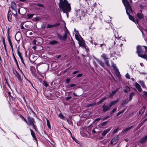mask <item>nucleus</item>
<instances>
[{
	"instance_id": "32",
	"label": "nucleus",
	"mask_w": 147,
	"mask_h": 147,
	"mask_svg": "<svg viewBox=\"0 0 147 147\" xmlns=\"http://www.w3.org/2000/svg\"><path fill=\"white\" fill-rule=\"evenodd\" d=\"M129 90V87L127 86L125 87L124 91L125 92L127 93Z\"/></svg>"
},
{
	"instance_id": "2",
	"label": "nucleus",
	"mask_w": 147,
	"mask_h": 147,
	"mask_svg": "<svg viewBox=\"0 0 147 147\" xmlns=\"http://www.w3.org/2000/svg\"><path fill=\"white\" fill-rule=\"evenodd\" d=\"M123 2L125 7L126 12L129 11V12H133V11L131 6L128 1L127 0H124Z\"/></svg>"
},
{
	"instance_id": "22",
	"label": "nucleus",
	"mask_w": 147,
	"mask_h": 147,
	"mask_svg": "<svg viewBox=\"0 0 147 147\" xmlns=\"http://www.w3.org/2000/svg\"><path fill=\"white\" fill-rule=\"evenodd\" d=\"M115 71L116 76L118 78H120L121 77V75L120 74V72H119L118 69H117Z\"/></svg>"
},
{
	"instance_id": "55",
	"label": "nucleus",
	"mask_w": 147,
	"mask_h": 147,
	"mask_svg": "<svg viewBox=\"0 0 147 147\" xmlns=\"http://www.w3.org/2000/svg\"><path fill=\"white\" fill-rule=\"evenodd\" d=\"M82 74H78L77 76H76V77H77V78H79V77H82Z\"/></svg>"
},
{
	"instance_id": "47",
	"label": "nucleus",
	"mask_w": 147,
	"mask_h": 147,
	"mask_svg": "<svg viewBox=\"0 0 147 147\" xmlns=\"http://www.w3.org/2000/svg\"><path fill=\"white\" fill-rule=\"evenodd\" d=\"M60 25V23H56L55 24L53 25V27H56Z\"/></svg>"
},
{
	"instance_id": "50",
	"label": "nucleus",
	"mask_w": 147,
	"mask_h": 147,
	"mask_svg": "<svg viewBox=\"0 0 147 147\" xmlns=\"http://www.w3.org/2000/svg\"><path fill=\"white\" fill-rule=\"evenodd\" d=\"M110 117V116H105L103 118H102V120H105L107 119V118H109Z\"/></svg>"
},
{
	"instance_id": "46",
	"label": "nucleus",
	"mask_w": 147,
	"mask_h": 147,
	"mask_svg": "<svg viewBox=\"0 0 147 147\" xmlns=\"http://www.w3.org/2000/svg\"><path fill=\"white\" fill-rule=\"evenodd\" d=\"M53 27V25H51L48 24L47 25V28H51Z\"/></svg>"
},
{
	"instance_id": "61",
	"label": "nucleus",
	"mask_w": 147,
	"mask_h": 147,
	"mask_svg": "<svg viewBox=\"0 0 147 147\" xmlns=\"http://www.w3.org/2000/svg\"><path fill=\"white\" fill-rule=\"evenodd\" d=\"M101 119V118H98L95 119L94 120V121H98Z\"/></svg>"
},
{
	"instance_id": "23",
	"label": "nucleus",
	"mask_w": 147,
	"mask_h": 147,
	"mask_svg": "<svg viewBox=\"0 0 147 147\" xmlns=\"http://www.w3.org/2000/svg\"><path fill=\"white\" fill-rule=\"evenodd\" d=\"M13 57L14 61H15V62L16 63V65L17 66V67L19 69H20V67H19L18 63V61H17V60L16 59V58L15 57V55H14V53L13 54Z\"/></svg>"
},
{
	"instance_id": "41",
	"label": "nucleus",
	"mask_w": 147,
	"mask_h": 147,
	"mask_svg": "<svg viewBox=\"0 0 147 147\" xmlns=\"http://www.w3.org/2000/svg\"><path fill=\"white\" fill-rule=\"evenodd\" d=\"M117 110V108H114L112 110V111L110 112V114H112L113 113H115Z\"/></svg>"
},
{
	"instance_id": "49",
	"label": "nucleus",
	"mask_w": 147,
	"mask_h": 147,
	"mask_svg": "<svg viewBox=\"0 0 147 147\" xmlns=\"http://www.w3.org/2000/svg\"><path fill=\"white\" fill-rule=\"evenodd\" d=\"M46 24H43L41 25V28L42 29H45L46 27Z\"/></svg>"
},
{
	"instance_id": "54",
	"label": "nucleus",
	"mask_w": 147,
	"mask_h": 147,
	"mask_svg": "<svg viewBox=\"0 0 147 147\" xmlns=\"http://www.w3.org/2000/svg\"><path fill=\"white\" fill-rule=\"evenodd\" d=\"M16 74H14L17 77H18V76L20 75V74L16 71Z\"/></svg>"
},
{
	"instance_id": "10",
	"label": "nucleus",
	"mask_w": 147,
	"mask_h": 147,
	"mask_svg": "<svg viewBox=\"0 0 147 147\" xmlns=\"http://www.w3.org/2000/svg\"><path fill=\"white\" fill-rule=\"evenodd\" d=\"M147 140V135L141 139L139 142L141 144L145 143Z\"/></svg>"
},
{
	"instance_id": "9",
	"label": "nucleus",
	"mask_w": 147,
	"mask_h": 147,
	"mask_svg": "<svg viewBox=\"0 0 147 147\" xmlns=\"http://www.w3.org/2000/svg\"><path fill=\"white\" fill-rule=\"evenodd\" d=\"M119 89V88H117L115 90L112 91L109 95V98H111L112 97L113 95L116 93V92Z\"/></svg>"
},
{
	"instance_id": "8",
	"label": "nucleus",
	"mask_w": 147,
	"mask_h": 147,
	"mask_svg": "<svg viewBox=\"0 0 147 147\" xmlns=\"http://www.w3.org/2000/svg\"><path fill=\"white\" fill-rule=\"evenodd\" d=\"M16 3L13 1H12L11 3V7L12 9L16 11Z\"/></svg>"
},
{
	"instance_id": "19",
	"label": "nucleus",
	"mask_w": 147,
	"mask_h": 147,
	"mask_svg": "<svg viewBox=\"0 0 147 147\" xmlns=\"http://www.w3.org/2000/svg\"><path fill=\"white\" fill-rule=\"evenodd\" d=\"M101 57L104 59V61L109 59L107 55L105 53L102 54L101 55Z\"/></svg>"
},
{
	"instance_id": "14",
	"label": "nucleus",
	"mask_w": 147,
	"mask_h": 147,
	"mask_svg": "<svg viewBox=\"0 0 147 147\" xmlns=\"http://www.w3.org/2000/svg\"><path fill=\"white\" fill-rule=\"evenodd\" d=\"M102 107L103 109V111L104 112H106L109 109L108 107V106L106 105L105 104L104 105L102 106Z\"/></svg>"
},
{
	"instance_id": "16",
	"label": "nucleus",
	"mask_w": 147,
	"mask_h": 147,
	"mask_svg": "<svg viewBox=\"0 0 147 147\" xmlns=\"http://www.w3.org/2000/svg\"><path fill=\"white\" fill-rule=\"evenodd\" d=\"M58 43V41L55 40H52L49 42V44L51 45H57Z\"/></svg>"
},
{
	"instance_id": "29",
	"label": "nucleus",
	"mask_w": 147,
	"mask_h": 147,
	"mask_svg": "<svg viewBox=\"0 0 147 147\" xmlns=\"http://www.w3.org/2000/svg\"><path fill=\"white\" fill-rule=\"evenodd\" d=\"M112 66L113 67V69L115 71L117 69H118L115 64L113 62H112Z\"/></svg>"
},
{
	"instance_id": "31",
	"label": "nucleus",
	"mask_w": 147,
	"mask_h": 147,
	"mask_svg": "<svg viewBox=\"0 0 147 147\" xmlns=\"http://www.w3.org/2000/svg\"><path fill=\"white\" fill-rule=\"evenodd\" d=\"M119 101V100L118 99L115 101H112L111 102V105H113L117 103Z\"/></svg>"
},
{
	"instance_id": "52",
	"label": "nucleus",
	"mask_w": 147,
	"mask_h": 147,
	"mask_svg": "<svg viewBox=\"0 0 147 147\" xmlns=\"http://www.w3.org/2000/svg\"><path fill=\"white\" fill-rule=\"evenodd\" d=\"M2 40H3V42L4 46L6 45L5 42V38L3 37L2 38Z\"/></svg>"
},
{
	"instance_id": "34",
	"label": "nucleus",
	"mask_w": 147,
	"mask_h": 147,
	"mask_svg": "<svg viewBox=\"0 0 147 147\" xmlns=\"http://www.w3.org/2000/svg\"><path fill=\"white\" fill-rule=\"evenodd\" d=\"M18 80L19 82L20 83L22 82V80L21 78V76H19L18 77H17Z\"/></svg>"
},
{
	"instance_id": "12",
	"label": "nucleus",
	"mask_w": 147,
	"mask_h": 147,
	"mask_svg": "<svg viewBox=\"0 0 147 147\" xmlns=\"http://www.w3.org/2000/svg\"><path fill=\"white\" fill-rule=\"evenodd\" d=\"M118 139V137H115L112 138L110 143L115 144L116 143Z\"/></svg>"
},
{
	"instance_id": "51",
	"label": "nucleus",
	"mask_w": 147,
	"mask_h": 147,
	"mask_svg": "<svg viewBox=\"0 0 147 147\" xmlns=\"http://www.w3.org/2000/svg\"><path fill=\"white\" fill-rule=\"evenodd\" d=\"M17 53H18V55L19 57L22 56L21 53H20V52L19 51L18 49V50H17Z\"/></svg>"
},
{
	"instance_id": "33",
	"label": "nucleus",
	"mask_w": 147,
	"mask_h": 147,
	"mask_svg": "<svg viewBox=\"0 0 147 147\" xmlns=\"http://www.w3.org/2000/svg\"><path fill=\"white\" fill-rule=\"evenodd\" d=\"M59 117L62 119H64L65 117L61 113H60L59 115Z\"/></svg>"
},
{
	"instance_id": "43",
	"label": "nucleus",
	"mask_w": 147,
	"mask_h": 147,
	"mask_svg": "<svg viewBox=\"0 0 147 147\" xmlns=\"http://www.w3.org/2000/svg\"><path fill=\"white\" fill-rule=\"evenodd\" d=\"M30 131H31V134L32 136H34V135H35V133L33 131L32 129H30Z\"/></svg>"
},
{
	"instance_id": "17",
	"label": "nucleus",
	"mask_w": 147,
	"mask_h": 147,
	"mask_svg": "<svg viewBox=\"0 0 147 147\" xmlns=\"http://www.w3.org/2000/svg\"><path fill=\"white\" fill-rule=\"evenodd\" d=\"M96 61L103 68H104L105 66V64L103 62L97 59H96Z\"/></svg>"
},
{
	"instance_id": "42",
	"label": "nucleus",
	"mask_w": 147,
	"mask_h": 147,
	"mask_svg": "<svg viewBox=\"0 0 147 147\" xmlns=\"http://www.w3.org/2000/svg\"><path fill=\"white\" fill-rule=\"evenodd\" d=\"M33 14H29L27 15L28 18L29 19L32 18L33 17Z\"/></svg>"
},
{
	"instance_id": "35",
	"label": "nucleus",
	"mask_w": 147,
	"mask_h": 147,
	"mask_svg": "<svg viewBox=\"0 0 147 147\" xmlns=\"http://www.w3.org/2000/svg\"><path fill=\"white\" fill-rule=\"evenodd\" d=\"M19 116L21 119H24V120L26 123H27V121L24 118L23 116L21 114Z\"/></svg>"
},
{
	"instance_id": "64",
	"label": "nucleus",
	"mask_w": 147,
	"mask_h": 147,
	"mask_svg": "<svg viewBox=\"0 0 147 147\" xmlns=\"http://www.w3.org/2000/svg\"><path fill=\"white\" fill-rule=\"evenodd\" d=\"M79 72V71L78 70L76 71L73 72V74H74L77 73H78Z\"/></svg>"
},
{
	"instance_id": "6",
	"label": "nucleus",
	"mask_w": 147,
	"mask_h": 147,
	"mask_svg": "<svg viewBox=\"0 0 147 147\" xmlns=\"http://www.w3.org/2000/svg\"><path fill=\"white\" fill-rule=\"evenodd\" d=\"M27 120L28 123V124L30 125H32L34 124V118L29 116L27 117Z\"/></svg>"
},
{
	"instance_id": "40",
	"label": "nucleus",
	"mask_w": 147,
	"mask_h": 147,
	"mask_svg": "<svg viewBox=\"0 0 147 147\" xmlns=\"http://www.w3.org/2000/svg\"><path fill=\"white\" fill-rule=\"evenodd\" d=\"M125 110V109H124L122 111L118 112L117 114V116H118L120 114L123 113L124 112Z\"/></svg>"
},
{
	"instance_id": "45",
	"label": "nucleus",
	"mask_w": 147,
	"mask_h": 147,
	"mask_svg": "<svg viewBox=\"0 0 147 147\" xmlns=\"http://www.w3.org/2000/svg\"><path fill=\"white\" fill-rule=\"evenodd\" d=\"M147 120V118L145 119L141 123V126Z\"/></svg>"
},
{
	"instance_id": "20",
	"label": "nucleus",
	"mask_w": 147,
	"mask_h": 147,
	"mask_svg": "<svg viewBox=\"0 0 147 147\" xmlns=\"http://www.w3.org/2000/svg\"><path fill=\"white\" fill-rule=\"evenodd\" d=\"M135 94V93L134 92H131L130 93L128 101H130L131 100L133 96Z\"/></svg>"
},
{
	"instance_id": "59",
	"label": "nucleus",
	"mask_w": 147,
	"mask_h": 147,
	"mask_svg": "<svg viewBox=\"0 0 147 147\" xmlns=\"http://www.w3.org/2000/svg\"><path fill=\"white\" fill-rule=\"evenodd\" d=\"M67 129V131L70 134V135H71V137L73 138L72 136V134L71 132V131L69 129Z\"/></svg>"
},
{
	"instance_id": "3",
	"label": "nucleus",
	"mask_w": 147,
	"mask_h": 147,
	"mask_svg": "<svg viewBox=\"0 0 147 147\" xmlns=\"http://www.w3.org/2000/svg\"><path fill=\"white\" fill-rule=\"evenodd\" d=\"M63 36H62L59 34L57 33V36L59 39L61 40L66 41L67 38V34L66 33L63 34Z\"/></svg>"
},
{
	"instance_id": "4",
	"label": "nucleus",
	"mask_w": 147,
	"mask_h": 147,
	"mask_svg": "<svg viewBox=\"0 0 147 147\" xmlns=\"http://www.w3.org/2000/svg\"><path fill=\"white\" fill-rule=\"evenodd\" d=\"M78 43L80 47L84 48L86 51H87V50L88 49V48H87L86 47L85 41L83 39H81V40H80V41L78 42Z\"/></svg>"
},
{
	"instance_id": "62",
	"label": "nucleus",
	"mask_w": 147,
	"mask_h": 147,
	"mask_svg": "<svg viewBox=\"0 0 147 147\" xmlns=\"http://www.w3.org/2000/svg\"><path fill=\"white\" fill-rule=\"evenodd\" d=\"M94 105V103L90 104L88 105V107H91V106Z\"/></svg>"
},
{
	"instance_id": "26",
	"label": "nucleus",
	"mask_w": 147,
	"mask_h": 147,
	"mask_svg": "<svg viewBox=\"0 0 147 147\" xmlns=\"http://www.w3.org/2000/svg\"><path fill=\"white\" fill-rule=\"evenodd\" d=\"M133 127V126L132 125L130 127L127 128H125V129L123 130L122 131V132L123 133H125V132L129 131V130H130Z\"/></svg>"
},
{
	"instance_id": "25",
	"label": "nucleus",
	"mask_w": 147,
	"mask_h": 147,
	"mask_svg": "<svg viewBox=\"0 0 147 147\" xmlns=\"http://www.w3.org/2000/svg\"><path fill=\"white\" fill-rule=\"evenodd\" d=\"M138 82L143 87H146V86L143 81L140 80L138 81Z\"/></svg>"
},
{
	"instance_id": "13",
	"label": "nucleus",
	"mask_w": 147,
	"mask_h": 147,
	"mask_svg": "<svg viewBox=\"0 0 147 147\" xmlns=\"http://www.w3.org/2000/svg\"><path fill=\"white\" fill-rule=\"evenodd\" d=\"M136 16L140 19H142L144 18V15L142 13H137Z\"/></svg>"
},
{
	"instance_id": "27",
	"label": "nucleus",
	"mask_w": 147,
	"mask_h": 147,
	"mask_svg": "<svg viewBox=\"0 0 147 147\" xmlns=\"http://www.w3.org/2000/svg\"><path fill=\"white\" fill-rule=\"evenodd\" d=\"M107 98V97H105L103 98L102 99L100 100L99 101H98L97 103L98 104H99L103 102Z\"/></svg>"
},
{
	"instance_id": "44",
	"label": "nucleus",
	"mask_w": 147,
	"mask_h": 147,
	"mask_svg": "<svg viewBox=\"0 0 147 147\" xmlns=\"http://www.w3.org/2000/svg\"><path fill=\"white\" fill-rule=\"evenodd\" d=\"M119 128L118 127H117L116 129H115L113 132V134H115L116 133L117 131H118L119 130Z\"/></svg>"
},
{
	"instance_id": "1",
	"label": "nucleus",
	"mask_w": 147,
	"mask_h": 147,
	"mask_svg": "<svg viewBox=\"0 0 147 147\" xmlns=\"http://www.w3.org/2000/svg\"><path fill=\"white\" fill-rule=\"evenodd\" d=\"M59 7L63 13L71 11L70 5L67 0H59Z\"/></svg>"
},
{
	"instance_id": "24",
	"label": "nucleus",
	"mask_w": 147,
	"mask_h": 147,
	"mask_svg": "<svg viewBox=\"0 0 147 147\" xmlns=\"http://www.w3.org/2000/svg\"><path fill=\"white\" fill-rule=\"evenodd\" d=\"M138 56L139 57L146 59L147 61V55L146 54L141 55L138 54Z\"/></svg>"
},
{
	"instance_id": "36",
	"label": "nucleus",
	"mask_w": 147,
	"mask_h": 147,
	"mask_svg": "<svg viewBox=\"0 0 147 147\" xmlns=\"http://www.w3.org/2000/svg\"><path fill=\"white\" fill-rule=\"evenodd\" d=\"M47 123L48 127L51 129V125L50 124V122L47 119Z\"/></svg>"
},
{
	"instance_id": "7",
	"label": "nucleus",
	"mask_w": 147,
	"mask_h": 147,
	"mask_svg": "<svg viewBox=\"0 0 147 147\" xmlns=\"http://www.w3.org/2000/svg\"><path fill=\"white\" fill-rule=\"evenodd\" d=\"M12 12L11 11L10 9H9L7 13V18L9 22H11L12 21Z\"/></svg>"
},
{
	"instance_id": "39",
	"label": "nucleus",
	"mask_w": 147,
	"mask_h": 147,
	"mask_svg": "<svg viewBox=\"0 0 147 147\" xmlns=\"http://www.w3.org/2000/svg\"><path fill=\"white\" fill-rule=\"evenodd\" d=\"M108 122V121H105L101 123V125L102 126H104L106 125Z\"/></svg>"
},
{
	"instance_id": "58",
	"label": "nucleus",
	"mask_w": 147,
	"mask_h": 147,
	"mask_svg": "<svg viewBox=\"0 0 147 147\" xmlns=\"http://www.w3.org/2000/svg\"><path fill=\"white\" fill-rule=\"evenodd\" d=\"M66 82L67 83H68L70 81V80L69 78H67L66 79Z\"/></svg>"
},
{
	"instance_id": "48",
	"label": "nucleus",
	"mask_w": 147,
	"mask_h": 147,
	"mask_svg": "<svg viewBox=\"0 0 147 147\" xmlns=\"http://www.w3.org/2000/svg\"><path fill=\"white\" fill-rule=\"evenodd\" d=\"M125 77L127 78L128 79H129L130 78V76L128 73H127L125 75Z\"/></svg>"
},
{
	"instance_id": "15",
	"label": "nucleus",
	"mask_w": 147,
	"mask_h": 147,
	"mask_svg": "<svg viewBox=\"0 0 147 147\" xmlns=\"http://www.w3.org/2000/svg\"><path fill=\"white\" fill-rule=\"evenodd\" d=\"M126 13L127 15L129 16V19L132 21L133 22H135V20L134 19V17L129 14L128 11L126 12Z\"/></svg>"
},
{
	"instance_id": "60",
	"label": "nucleus",
	"mask_w": 147,
	"mask_h": 147,
	"mask_svg": "<svg viewBox=\"0 0 147 147\" xmlns=\"http://www.w3.org/2000/svg\"><path fill=\"white\" fill-rule=\"evenodd\" d=\"M80 11V9H78L76 11V16H78V12H79Z\"/></svg>"
},
{
	"instance_id": "37",
	"label": "nucleus",
	"mask_w": 147,
	"mask_h": 147,
	"mask_svg": "<svg viewBox=\"0 0 147 147\" xmlns=\"http://www.w3.org/2000/svg\"><path fill=\"white\" fill-rule=\"evenodd\" d=\"M105 63L107 65V66H110L109 61L108 59L105 60Z\"/></svg>"
},
{
	"instance_id": "63",
	"label": "nucleus",
	"mask_w": 147,
	"mask_h": 147,
	"mask_svg": "<svg viewBox=\"0 0 147 147\" xmlns=\"http://www.w3.org/2000/svg\"><path fill=\"white\" fill-rule=\"evenodd\" d=\"M15 11L16 13L13 14V15L14 16H15V17H16L17 16V10H16V11Z\"/></svg>"
},
{
	"instance_id": "57",
	"label": "nucleus",
	"mask_w": 147,
	"mask_h": 147,
	"mask_svg": "<svg viewBox=\"0 0 147 147\" xmlns=\"http://www.w3.org/2000/svg\"><path fill=\"white\" fill-rule=\"evenodd\" d=\"M143 93L145 96L147 97V92L144 91L143 92Z\"/></svg>"
},
{
	"instance_id": "38",
	"label": "nucleus",
	"mask_w": 147,
	"mask_h": 147,
	"mask_svg": "<svg viewBox=\"0 0 147 147\" xmlns=\"http://www.w3.org/2000/svg\"><path fill=\"white\" fill-rule=\"evenodd\" d=\"M42 84L43 85L46 87H47L48 86V84L45 81H43L42 82Z\"/></svg>"
},
{
	"instance_id": "28",
	"label": "nucleus",
	"mask_w": 147,
	"mask_h": 147,
	"mask_svg": "<svg viewBox=\"0 0 147 147\" xmlns=\"http://www.w3.org/2000/svg\"><path fill=\"white\" fill-rule=\"evenodd\" d=\"M75 36L76 40L78 41V42L80 41V40H81V39H83L80 36H79L76 34L75 35Z\"/></svg>"
},
{
	"instance_id": "53",
	"label": "nucleus",
	"mask_w": 147,
	"mask_h": 147,
	"mask_svg": "<svg viewBox=\"0 0 147 147\" xmlns=\"http://www.w3.org/2000/svg\"><path fill=\"white\" fill-rule=\"evenodd\" d=\"M36 5L38 7H44L43 5L42 4L38 3L36 4Z\"/></svg>"
},
{
	"instance_id": "30",
	"label": "nucleus",
	"mask_w": 147,
	"mask_h": 147,
	"mask_svg": "<svg viewBox=\"0 0 147 147\" xmlns=\"http://www.w3.org/2000/svg\"><path fill=\"white\" fill-rule=\"evenodd\" d=\"M128 101L127 100V99L124 100V101H123L122 103L121 104V106H124V105H126L127 104V103H128Z\"/></svg>"
},
{
	"instance_id": "18",
	"label": "nucleus",
	"mask_w": 147,
	"mask_h": 147,
	"mask_svg": "<svg viewBox=\"0 0 147 147\" xmlns=\"http://www.w3.org/2000/svg\"><path fill=\"white\" fill-rule=\"evenodd\" d=\"M110 129H107L104 130L101 133V135L103 136H105L110 130Z\"/></svg>"
},
{
	"instance_id": "5",
	"label": "nucleus",
	"mask_w": 147,
	"mask_h": 147,
	"mask_svg": "<svg viewBox=\"0 0 147 147\" xmlns=\"http://www.w3.org/2000/svg\"><path fill=\"white\" fill-rule=\"evenodd\" d=\"M144 49L142 48V47L140 45L138 46L137 48V53L138 55L139 54H140V53H144Z\"/></svg>"
},
{
	"instance_id": "11",
	"label": "nucleus",
	"mask_w": 147,
	"mask_h": 147,
	"mask_svg": "<svg viewBox=\"0 0 147 147\" xmlns=\"http://www.w3.org/2000/svg\"><path fill=\"white\" fill-rule=\"evenodd\" d=\"M135 86L139 92H141L142 91V89L141 86L139 84L136 82L135 83Z\"/></svg>"
},
{
	"instance_id": "56",
	"label": "nucleus",
	"mask_w": 147,
	"mask_h": 147,
	"mask_svg": "<svg viewBox=\"0 0 147 147\" xmlns=\"http://www.w3.org/2000/svg\"><path fill=\"white\" fill-rule=\"evenodd\" d=\"M74 31L75 33L77 34H79V32L77 30H76V28H74Z\"/></svg>"
},
{
	"instance_id": "21",
	"label": "nucleus",
	"mask_w": 147,
	"mask_h": 147,
	"mask_svg": "<svg viewBox=\"0 0 147 147\" xmlns=\"http://www.w3.org/2000/svg\"><path fill=\"white\" fill-rule=\"evenodd\" d=\"M7 39L9 41H11V37L10 36H9V28H8L7 29Z\"/></svg>"
}]
</instances>
